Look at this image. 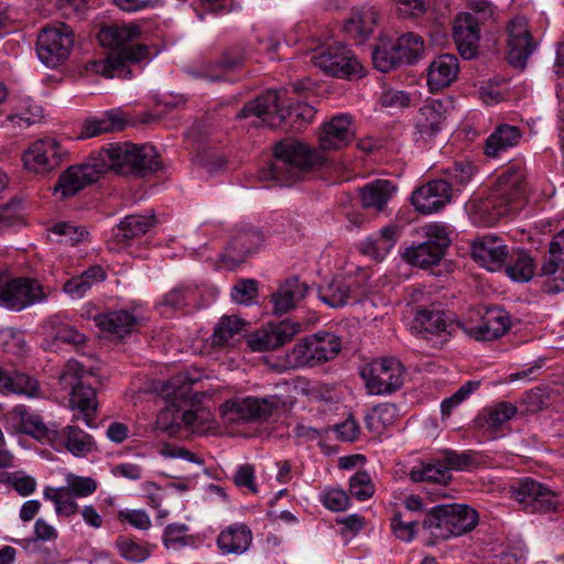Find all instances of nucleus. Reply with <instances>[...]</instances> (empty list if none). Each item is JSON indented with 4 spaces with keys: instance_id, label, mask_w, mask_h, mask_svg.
I'll list each match as a JSON object with an SVG mask.
<instances>
[{
    "instance_id": "412c9836",
    "label": "nucleus",
    "mask_w": 564,
    "mask_h": 564,
    "mask_svg": "<svg viewBox=\"0 0 564 564\" xmlns=\"http://www.w3.org/2000/svg\"><path fill=\"white\" fill-rule=\"evenodd\" d=\"M452 199L451 184L444 180H434L412 193V204L421 214L441 210Z\"/></svg>"
},
{
    "instance_id": "4c0bfd02",
    "label": "nucleus",
    "mask_w": 564,
    "mask_h": 564,
    "mask_svg": "<svg viewBox=\"0 0 564 564\" xmlns=\"http://www.w3.org/2000/svg\"><path fill=\"white\" fill-rule=\"evenodd\" d=\"M395 191L392 182L388 180H376L360 188V199L365 208L383 210Z\"/></svg>"
},
{
    "instance_id": "2f4dec72",
    "label": "nucleus",
    "mask_w": 564,
    "mask_h": 564,
    "mask_svg": "<svg viewBox=\"0 0 564 564\" xmlns=\"http://www.w3.org/2000/svg\"><path fill=\"white\" fill-rule=\"evenodd\" d=\"M399 239V227L397 225H388L379 232L366 238L359 245L362 254L381 261L391 251Z\"/></svg>"
},
{
    "instance_id": "aec40b11",
    "label": "nucleus",
    "mask_w": 564,
    "mask_h": 564,
    "mask_svg": "<svg viewBox=\"0 0 564 564\" xmlns=\"http://www.w3.org/2000/svg\"><path fill=\"white\" fill-rule=\"evenodd\" d=\"M518 408L507 401L497 402L484 408L475 419V426L489 438H498L505 434L509 421L516 416Z\"/></svg>"
},
{
    "instance_id": "cd10ccee",
    "label": "nucleus",
    "mask_w": 564,
    "mask_h": 564,
    "mask_svg": "<svg viewBox=\"0 0 564 564\" xmlns=\"http://www.w3.org/2000/svg\"><path fill=\"white\" fill-rule=\"evenodd\" d=\"M226 408L229 412L236 414L239 420H267L278 408V402L273 398L248 397L242 400L228 401Z\"/></svg>"
},
{
    "instance_id": "79ce46f5",
    "label": "nucleus",
    "mask_w": 564,
    "mask_h": 564,
    "mask_svg": "<svg viewBox=\"0 0 564 564\" xmlns=\"http://www.w3.org/2000/svg\"><path fill=\"white\" fill-rule=\"evenodd\" d=\"M43 497L54 503L55 512L58 517H72L78 511V505L75 496L65 487H45Z\"/></svg>"
},
{
    "instance_id": "f704fd0d",
    "label": "nucleus",
    "mask_w": 564,
    "mask_h": 564,
    "mask_svg": "<svg viewBox=\"0 0 564 564\" xmlns=\"http://www.w3.org/2000/svg\"><path fill=\"white\" fill-rule=\"evenodd\" d=\"M307 290V285L297 278L286 280L272 295L273 312L275 314L288 313L305 296Z\"/></svg>"
},
{
    "instance_id": "0e129e2a",
    "label": "nucleus",
    "mask_w": 564,
    "mask_h": 564,
    "mask_svg": "<svg viewBox=\"0 0 564 564\" xmlns=\"http://www.w3.org/2000/svg\"><path fill=\"white\" fill-rule=\"evenodd\" d=\"M234 482L240 488H247L249 491L256 494L258 491L256 484V469L251 464H243L238 467L234 475Z\"/></svg>"
},
{
    "instance_id": "c03bdc74",
    "label": "nucleus",
    "mask_w": 564,
    "mask_h": 564,
    "mask_svg": "<svg viewBox=\"0 0 564 564\" xmlns=\"http://www.w3.org/2000/svg\"><path fill=\"white\" fill-rule=\"evenodd\" d=\"M245 324V321L236 315L223 316L210 337L212 345L214 347H224L228 345L234 336L242 330Z\"/></svg>"
},
{
    "instance_id": "c756f323",
    "label": "nucleus",
    "mask_w": 564,
    "mask_h": 564,
    "mask_svg": "<svg viewBox=\"0 0 564 564\" xmlns=\"http://www.w3.org/2000/svg\"><path fill=\"white\" fill-rule=\"evenodd\" d=\"M452 328L453 324L447 322L444 312L433 308L419 310L411 323V329L423 338L429 335H451Z\"/></svg>"
},
{
    "instance_id": "a211bd4d",
    "label": "nucleus",
    "mask_w": 564,
    "mask_h": 564,
    "mask_svg": "<svg viewBox=\"0 0 564 564\" xmlns=\"http://www.w3.org/2000/svg\"><path fill=\"white\" fill-rule=\"evenodd\" d=\"M104 166L98 165L94 155H90L86 162L69 166L61 174L55 192L61 193L62 197L74 196L87 185L97 182L102 175Z\"/></svg>"
},
{
    "instance_id": "a878e982",
    "label": "nucleus",
    "mask_w": 564,
    "mask_h": 564,
    "mask_svg": "<svg viewBox=\"0 0 564 564\" xmlns=\"http://www.w3.org/2000/svg\"><path fill=\"white\" fill-rule=\"evenodd\" d=\"M447 101L427 99L415 117V129L422 139L435 137L443 128L447 113Z\"/></svg>"
},
{
    "instance_id": "49530a36",
    "label": "nucleus",
    "mask_w": 564,
    "mask_h": 564,
    "mask_svg": "<svg viewBox=\"0 0 564 564\" xmlns=\"http://www.w3.org/2000/svg\"><path fill=\"white\" fill-rule=\"evenodd\" d=\"M394 47L402 57V63H414L424 51L422 37L414 33L401 35L394 43Z\"/></svg>"
},
{
    "instance_id": "ea45409f",
    "label": "nucleus",
    "mask_w": 564,
    "mask_h": 564,
    "mask_svg": "<svg viewBox=\"0 0 564 564\" xmlns=\"http://www.w3.org/2000/svg\"><path fill=\"white\" fill-rule=\"evenodd\" d=\"M0 392L35 397L39 392L37 381L24 373L13 376L0 368Z\"/></svg>"
},
{
    "instance_id": "4468645a",
    "label": "nucleus",
    "mask_w": 564,
    "mask_h": 564,
    "mask_svg": "<svg viewBox=\"0 0 564 564\" xmlns=\"http://www.w3.org/2000/svg\"><path fill=\"white\" fill-rule=\"evenodd\" d=\"M312 63L325 74L337 78L356 79L366 74L364 65L352 51L340 44L315 53Z\"/></svg>"
},
{
    "instance_id": "20e7f679",
    "label": "nucleus",
    "mask_w": 564,
    "mask_h": 564,
    "mask_svg": "<svg viewBox=\"0 0 564 564\" xmlns=\"http://www.w3.org/2000/svg\"><path fill=\"white\" fill-rule=\"evenodd\" d=\"M199 379L198 371L193 375L189 371H182L164 383L162 393L166 398L167 405L161 412L160 420L176 412L184 425L192 429L193 432L205 433L212 427L210 412L197 406L195 402L198 394L193 392V384Z\"/></svg>"
},
{
    "instance_id": "b1692460",
    "label": "nucleus",
    "mask_w": 564,
    "mask_h": 564,
    "mask_svg": "<svg viewBox=\"0 0 564 564\" xmlns=\"http://www.w3.org/2000/svg\"><path fill=\"white\" fill-rule=\"evenodd\" d=\"M511 326V318L502 307L486 310L478 326L464 327V332L476 340H494L503 336Z\"/></svg>"
},
{
    "instance_id": "423d86ee",
    "label": "nucleus",
    "mask_w": 564,
    "mask_h": 564,
    "mask_svg": "<svg viewBox=\"0 0 564 564\" xmlns=\"http://www.w3.org/2000/svg\"><path fill=\"white\" fill-rule=\"evenodd\" d=\"M26 427L31 436L57 452L66 451L75 457H86L97 449L95 438L77 425L68 424L58 429L55 424L46 425L32 416L26 421Z\"/></svg>"
},
{
    "instance_id": "e2e57ef3",
    "label": "nucleus",
    "mask_w": 564,
    "mask_h": 564,
    "mask_svg": "<svg viewBox=\"0 0 564 564\" xmlns=\"http://www.w3.org/2000/svg\"><path fill=\"white\" fill-rule=\"evenodd\" d=\"M245 62V56L240 52H229L224 54L219 62H218V69L219 72L216 74H212V79H219L223 78L226 74L238 69L240 66H242Z\"/></svg>"
},
{
    "instance_id": "8fccbe9b",
    "label": "nucleus",
    "mask_w": 564,
    "mask_h": 564,
    "mask_svg": "<svg viewBox=\"0 0 564 564\" xmlns=\"http://www.w3.org/2000/svg\"><path fill=\"white\" fill-rule=\"evenodd\" d=\"M535 271L534 260L525 252L519 251L516 259L508 264L507 273L514 281L527 282Z\"/></svg>"
},
{
    "instance_id": "39448f33",
    "label": "nucleus",
    "mask_w": 564,
    "mask_h": 564,
    "mask_svg": "<svg viewBox=\"0 0 564 564\" xmlns=\"http://www.w3.org/2000/svg\"><path fill=\"white\" fill-rule=\"evenodd\" d=\"M98 165H105L102 174L115 171L122 175L147 176L160 169L158 153L152 145L132 143L110 144L93 154Z\"/></svg>"
},
{
    "instance_id": "37998d69",
    "label": "nucleus",
    "mask_w": 564,
    "mask_h": 564,
    "mask_svg": "<svg viewBox=\"0 0 564 564\" xmlns=\"http://www.w3.org/2000/svg\"><path fill=\"white\" fill-rule=\"evenodd\" d=\"M127 120L121 112L108 111L99 119L88 120L85 123V134L88 138L122 130Z\"/></svg>"
},
{
    "instance_id": "9d476101",
    "label": "nucleus",
    "mask_w": 564,
    "mask_h": 564,
    "mask_svg": "<svg viewBox=\"0 0 564 564\" xmlns=\"http://www.w3.org/2000/svg\"><path fill=\"white\" fill-rule=\"evenodd\" d=\"M52 290L33 278H7L0 274V306L12 311L45 302Z\"/></svg>"
},
{
    "instance_id": "9b49d317",
    "label": "nucleus",
    "mask_w": 564,
    "mask_h": 564,
    "mask_svg": "<svg viewBox=\"0 0 564 564\" xmlns=\"http://www.w3.org/2000/svg\"><path fill=\"white\" fill-rule=\"evenodd\" d=\"M360 375L370 394H390L402 387L404 368L397 358L383 357L367 364Z\"/></svg>"
},
{
    "instance_id": "7c9ffc66",
    "label": "nucleus",
    "mask_w": 564,
    "mask_h": 564,
    "mask_svg": "<svg viewBox=\"0 0 564 564\" xmlns=\"http://www.w3.org/2000/svg\"><path fill=\"white\" fill-rule=\"evenodd\" d=\"M264 242V235L258 228L249 224L235 227L228 242V250L239 258L247 257L256 251Z\"/></svg>"
},
{
    "instance_id": "864d4df0",
    "label": "nucleus",
    "mask_w": 564,
    "mask_h": 564,
    "mask_svg": "<svg viewBox=\"0 0 564 564\" xmlns=\"http://www.w3.org/2000/svg\"><path fill=\"white\" fill-rule=\"evenodd\" d=\"M41 112L42 110L36 104H31L29 100H25L23 105L18 108L17 112L8 115L7 121L20 128L29 127L36 122L41 117Z\"/></svg>"
},
{
    "instance_id": "393cba45",
    "label": "nucleus",
    "mask_w": 564,
    "mask_h": 564,
    "mask_svg": "<svg viewBox=\"0 0 564 564\" xmlns=\"http://www.w3.org/2000/svg\"><path fill=\"white\" fill-rule=\"evenodd\" d=\"M366 294L364 285L349 280H333L318 289V297L330 307H341L350 301L360 302Z\"/></svg>"
},
{
    "instance_id": "338daca9",
    "label": "nucleus",
    "mask_w": 564,
    "mask_h": 564,
    "mask_svg": "<svg viewBox=\"0 0 564 564\" xmlns=\"http://www.w3.org/2000/svg\"><path fill=\"white\" fill-rule=\"evenodd\" d=\"M322 501L332 511H343L349 505V497L341 489H330L324 492Z\"/></svg>"
},
{
    "instance_id": "e433bc0d",
    "label": "nucleus",
    "mask_w": 564,
    "mask_h": 564,
    "mask_svg": "<svg viewBox=\"0 0 564 564\" xmlns=\"http://www.w3.org/2000/svg\"><path fill=\"white\" fill-rule=\"evenodd\" d=\"M96 325L104 332L123 337L130 334L137 325V317L129 311H113L95 317Z\"/></svg>"
},
{
    "instance_id": "09e8293b",
    "label": "nucleus",
    "mask_w": 564,
    "mask_h": 564,
    "mask_svg": "<svg viewBox=\"0 0 564 564\" xmlns=\"http://www.w3.org/2000/svg\"><path fill=\"white\" fill-rule=\"evenodd\" d=\"M476 167L469 161L456 162L452 167L446 170V180L451 184L452 193L462 191L475 174Z\"/></svg>"
},
{
    "instance_id": "a18cd8bd",
    "label": "nucleus",
    "mask_w": 564,
    "mask_h": 564,
    "mask_svg": "<svg viewBox=\"0 0 564 564\" xmlns=\"http://www.w3.org/2000/svg\"><path fill=\"white\" fill-rule=\"evenodd\" d=\"M393 43L390 40H382L372 52L373 65L382 73H388L402 64V57L399 55Z\"/></svg>"
},
{
    "instance_id": "603ef678",
    "label": "nucleus",
    "mask_w": 564,
    "mask_h": 564,
    "mask_svg": "<svg viewBox=\"0 0 564 564\" xmlns=\"http://www.w3.org/2000/svg\"><path fill=\"white\" fill-rule=\"evenodd\" d=\"M397 409L393 404L386 403L372 409L365 417L366 426L371 432H378L380 425L387 426L393 422Z\"/></svg>"
},
{
    "instance_id": "72a5a7b5",
    "label": "nucleus",
    "mask_w": 564,
    "mask_h": 564,
    "mask_svg": "<svg viewBox=\"0 0 564 564\" xmlns=\"http://www.w3.org/2000/svg\"><path fill=\"white\" fill-rule=\"evenodd\" d=\"M252 541L250 529L242 523H235L223 530L217 538V545L224 554H241Z\"/></svg>"
},
{
    "instance_id": "0eeeda50",
    "label": "nucleus",
    "mask_w": 564,
    "mask_h": 564,
    "mask_svg": "<svg viewBox=\"0 0 564 564\" xmlns=\"http://www.w3.org/2000/svg\"><path fill=\"white\" fill-rule=\"evenodd\" d=\"M478 524V513L467 505L447 503L426 512L422 527L437 540H448L473 531Z\"/></svg>"
},
{
    "instance_id": "69168bd1",
    "label": "nucleus",
    "mask_w": 564,
    "mask_h": 564,
    "mask_svg": "<svg viewBox=\"0 0 564 564\" xmlns=\"http://www.w3.org/2000/svg\"><path fill=\"white\" fill-rule=\"evenodd\" d=\"M118 519L139 530H148L151 527V519L144 510H120Z\"/></svg>"
},
{
    "instance_id": "2eb2a0df",
    "label": "nucleus",
    "mask_w": 564,
    "mask_h": 564,
    "mask_svg": "<svg viewBox=\"0 0 564 564\" xmlns=\"http://www.w3.org/2000/svg\"><path fill=\"white\" fill-rule=\"evenodd\" d=\"M67 155V151L54 138L39 139L23 152L24 167L33 173H46L57 169Z\"/></svg>"
},
{
    "instance_id": "c9c22d12",
    "label": "nucleus",
    "mask_w": 564,
    "mask_h": 564,
    "mask_svg": "<svg viewBox=\"0 0 564 564\" xmlns=\"http://www.w3.org/2000/svg\"><path fill=\"white\" fill-rule=\"evenodd\" d=\"M154 225V216L129 215L113 229V238L119 243H128L147 234Z\"/></svg>"
},
{
    "instance_id": "7ed1b4c3",
    "label": "nucleus",
    "mask_w": 564,
    "mask_h": 564,
    "mask_svg": "<svg viewBox=\"0 0 564 564\" xmlns=\"http://www.w3.org/2000/svg\"><path fill=\"white\" fill-rule=\"evenodd\" d=\"M527 172L523 163H512L497 178L489 195L477 205L485 226H494L500 218L519 210L528 199Z\"/></svg>"
},
{
    "instance_id": "5fc2aeb1",
    "label": "nucleus",
    "mask_w": 564,
    "mask_h": 564,
    "mask_svg": "<svg viewBox=\"0 0 564 564\" xmlns=\"http://www.w3.org/2000/svg\"><path fill=\"white\" fill-rule=\"evenodd\" d=\"M188 527L185 524H169L163 533V544L166 549L177 550L189 544Z\"/></svg>"
},
{
    "instance_id": "1a4fd4ad",
    "label": "nucleus",
    "mask_w": 564,
    "mask_h": 564,
    "mask_svg": "<svg viewBox=\"0 0 564 564\" xmlns=\"http://www.w3.org/2000/svg\"><path fill=\"white\" fill-rule=\"evenodd\" d=\"M341 348L340 338L332 333H317L296 343L286 355L291 368L314 367L334 359Z\"/></svg>"
},
{
    "instance_id": "5701e85b",
    "label": "nucleus",
    "mask_w": 564,
    "mask_h": 564,
    "mask_svg": "<svg viewBox=\"0 0 564 564\" xmlns=\"http://www.w3.org/2000/svg\"><path fill=\"white\" fill-rule=\"evenodd\" d=\"M285 90L269 89L256 99L249 101L237 115L238 118H248L254 116L257 118L278 116L280 120H284L290 115V105L285 104L283 96Z\"/></svg>"
},
{
    "instance_id": "bb28decb",
    "label": "nucleus",
    "mask_w": 564,
    "mask_h": 564,
    "mask_svg": "<svg viewBox=\"0 0 564 564\" xmlns=\"http://www.w3.org/2000/svg\"><path fill=\"white\" fill-rule=\"evenodd\" d=\"M471 256L487 270L498 271L505 264L508 250L499 238L485 236L473 243Z\"/></svg>"
},
{
    "instance_id": "4d7b16f0",
    "label": "nucleus",
    "mask_w": 564,
    "mask_h": 564,
    "mask_svg": "<svg viewBox=\"0 0 564 564\" xmlns=\"http://www.w3.org/2000/svg\"><path fill=\"white\" fill-rule=\"evenodd\" d=\"M195 299V291L191 288H175L171 290L163 300V305L174 311L184 310Z\"/></svg>"
},
{
    "instance_id": "6e6d98bb",
    "label": "nucleus",
    "mask_w": 564,
    "mask_h": 564,
    "mask_svg": "<svg viewBox=\"0 0 564 564\" xmlns=\"http://www.w3.org/2000/svg\"><path fill=\"white\" fill-rule=\"evenodd\" d=\"M349 491L358 500L370 498L375 492V487L369 474L367 471L356 473L350 479Z\"/></svg>"
},
{
    "instance_id": "f8f14e48",
    "label": "nucleus",
    "mask_w": 564,
    "mask_h": 564,
    "mask_svg": "<svg viewBox=\"0 0 564 564\" xmlns=\"http://www.w3.org/2000/svg\"><path fill=\"white\" fill-rule=\"evenodd\" d=\"M74 45V32L65 23L44 28L37 35L36 53L47 67L55 68L69 56Z\"/></svg>"
},
{
    "instance_id": "6ab92c4d",
    "label": "nucleus",
    "mask_w": 564,
    "mask_h": 564,
    "mask_svg": "<svg viewBox=\"0 0 564 564\" xmlns=\"http://www.w3.org/2000/svg\"><path fill=\"white\" fill-rule=\"evenodd\" d=\"M300 329V324L282 321L258 329L248 337L247 343L252 351L274 350L290 341Z\"/></svg>"
},
{
    "instance_id": "f03ea898",
    "label": "nucleus",
    "mask_w": 564,
    "mask_h": 564,
    "mask_svg": "<svg viewBox=\"0 0 564 564\" xmlns=\"http://www.w3.org/2000/svg\"><path fill=\"white\" fill-rule=\"evenodd\" d=\"M140 36V28L135 24H111L98 33L99 43L113 50L105 59L90 61L87 70L100 74L106 78L129 79L132 76L129 64L140 63L150 58V48L143 44L129 45Z\"/></svg>"
},
{
    "instance_id": "13d9d810",
    "label": "nucleus",
    "mask_w": 564,
    "mask_h": 564,
    "mask_svg": "<svg viewBox=\"0 0 564 564\" xmlns=\"http://www.w3.org/2000/svg\"><path fill=\"white\" fill-rule=\"evenodd\" d=\"M52 232L61 237V242L75 245L88 237V231L67 223H59L53 226Z\"/></svg>"
},
{
    "instance_id": "dca6fc26",
    "label": "nucleus",
    "mask_w": 564,
    "mask_h": 564,
    "mask_svg": "<svg viewBox=\"0 0 564 564\" xmlns=\"http://www.w3.org/2000/svg\"><path fill=\"white\" fill-rule=\"evenodd\" d=\"M512 497L530 512H547L557 508V496L543 484L523 478L511 486Z\"/></svg>"
},
{
    "instance_id": "f257e3e1",
    "label": "nucleus",
    "mask_w": 564,
    "mask_h": 564,
    "mask_svg": "<svg viewBox=\"0 0 564 564\" xmlns=\"http://www.w3.org/2000/svg\"><path fill=\"white\" fill-rule=\"evenodd\" d=\"M354 138L351 117H333L322 128L318 137L319 149L299 140L286 139L275 144L273 159L267 169L260 171L262 180H272L281 186H290L300 181L304 173L325 164V151H336L346 147Z\"/></svg>"
},
{
    "instance_id": "bf43d9fd",
    "label": "nucleus",
    "mask_w": 564,
    "mask_h": 564,
    "mask_svg": "<svg viewBox=\"0 0 564 564\" xmlns=\"http://www.w3.org/2000/svg\"><path fill=\"white\" fill-rule=\"evenodd\" d=\"M75 498H84L93 495L97 489V482L90 477L70 475L65 486Z\"/></svg>"
},
{
    "instance_id": "de8ad7c7",
    "label": "nucleus",
    "mask_w": 564,
    "mask_h": 564,
    "mask_svg": "<svg viewBox=\"0 0 564 564\" xmlns=\"http://www.w3.org/2000/svg\"><path fill=\"white\" fill-rule=\"evenodd\" d=\"M116 547L120 556L129 562H143L151 555V549L148 544L130 536H119L116 540Z\"/></svg>"
},
{
    "instance_id": "473e14b6",
    "label": "nucleus",
    "mask_w": 564,
    "mask_h": 564,
    "mask_svg": "<svg viewBox=\"0 0 564 564\" xmlns=\"http://www.w3.org/2000/svg\"><path fill=\"white\" fill-rule=\"evenodd\" d=\"M522 137L521 130L517 126L500 123L498 124L486 140L485 154L496 158L520 142Z\"/></svg>"
},
{
    "instance_id": "3c124183",
    "label": "nucleus",
    "mask_w": 564,
    "mask_h": 564,
    "mask_svg": "<svg viewBox=\"0 0 564 564\" xmlns=\"http://www.w3.org/2000/svg\"><path fill=\"white\" fill-rule=\"evenodd\" d=\"M419 523L415 520L406 519L401 511H395L390 521L393 535L402 542H412L416 535Z\"/></svg>"
},
{
    "instance_id": "c85d7f7f",
    "label": "nucleus",
    "mask_w": 564,
    "mask_h": 564,
    "mask_svg": "<svg viewBox=\"0 0 564 564\" xmlns=\"http://www.w3.org/2000/svg\"><path fill=\"white\" fill-rule=\"evenodd\" d=\"M458 73V58L453 54H442L429 66L427 86L432 91L446 88L457 79Z\"/></svg>"
},
{
    "instance_id": "f3484780",
    "label": "nucleus",
    "mask_w": 564,
    "mask_h": 564,
    "mask_svg": "<svg viewBox=\"0 0 564 564\" xmlns=\"http://www.w3.org/2000/svg\"><path fill=\"white\" fill-rule=\"evenodd\" d=\"M507 58L510 65L523 69L536 47L527 18L518 15L507 25Z\"/></svg>"
},
{
    "instance_id": "6e6552de",
    "label": "nucleus",
    "mask_w": 564,
    "mask_h": 564,
    "mask_svg": "<svg viewBox=\"0 0 564 564\" xmlns=\"http://www.w3.org/2000/svg\"><path fill=\"white\" fill-rule=\"evenodd\" d=\"M87 371L76 360H69L59 375V382L65 389H72L69 406L78 410L80 419L89 426L95 427V413L98 408L96 390L83 382ZM75 420L79 416L74 415Z\"/></svg>"
},
{
    "instance_id": "ddd939ff",
    "label": "nucleus",
    "mask_w": 564,
    "mask_h": 564,
    "mask_svg": "<svg viewBox=\"0 0 564 564\" xmlns=\"http://www.w3.org/2000/svg\"><path fill=\"white\" fill-rule=\"evenodd\" d=\"M422 232L425 240L406 248L402 256L412 265L427 268L441 261L451 240L446 228L440 224L426 225Z\"/></svg>"
},
{
    "instance_id": "a19ab883",
    "label": "nucleus",
    "mask_w": 564,
    "mask_h": 564,
    "mask_svg": "<svg viewBox=\"0 0 564 564\" xmlns=\"http://www.w3.org/2000/svg\"><path fill=\"white\" fill-rule=\"evenodd\" d=\"M410 478L414 482H432L446 485L452 479V474L448 471V467L445 466L442 458L434 463L424 464L419 467H414L410 473Z\"/></svg>"
},
{
    "instance_id": "680f3d73",
    "label": "nucleus",
    "mask_w": 564,
    "mask_h": 564,
    "mask_svg": "<svg viewBox=\"0 0 564 564\" xmlns=\"http://www.w3.org/2000/svg\"><path fill=\"white\" fill-rule=\"evenodd\" d=\"M258 295V282L247 279L239 281L231 290V297L239 304L249 305Z\"/></svg>"
},
{
    "instance_id": "774afa93",
    "label": "nucleus",
    "mask_w": 564,
    "mask_h": 564,
    "mask_svg": "<svg viewBox=\"0 0 564 564\" xmlns=\"http://www.w3.org/2000/svg\"><path fill=\"white\" fill-rule=\"evenodd\" d=\"M336 437L344 442H354L360 433V427L356 420L351 416L347 417L344 422L334 426Z\"/></svg>"
},
{
    "instance_id": "052dcab7",
    "label": "nucleus",
    "mask_w": 564,
    "mask_h": 564,
    "mask_svg": "<svg viewBox=\"0 0 564 564\" xmlns=\"http://www.w3.org/2000/svg\"><path fill=\"white\" fill-rule=\"evenodd\" d=\"M441 458L445 466L448 467V471L452 469L467 470L475 464L473 455L467 452L457 453L455 451L445 449L442 452Z\"/></svg>"
},
{
    "instance_id": "4be33fe9",
    "label": "nucleus",
    "mask_w": 564,
    "mask_h": 564,
    "mask_svg": "<svg viewBox=\"0 0 564 564\" xmlns=\"http://www.w3.org/2000/svg\"><path fill=\"white\" fill-rule=\"evenodd\" d=\"M453 37L460 56L465 59L474 58L480 40L478 20L469 12L458 13L454 20Z\"/></svg>"
},
{
    "instance_id": "58836bf2",
    "label": "nucleus",
    "mask_w": 564,
    "mask_h": 564,
    "mask_svg": "<svg viewBox=\"0 0 564 564\" xmlns=\"http://www.w3.org/2000/svg\"><path fill=\"white\" fill-rule=\"evenodd\" d=\"M380 19L375 7L362 8L352 13L346 23V31L358 42H364L372 32Z\"/></svg>"
}]
</instances>
